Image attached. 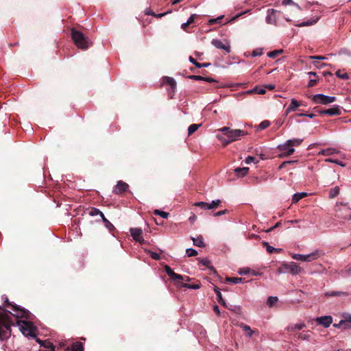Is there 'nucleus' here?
I'll return each instance as SVG.
<instances>
[{
  "label": "nucleus",
  "instance_id": "obj_1",
  "mask_svg": "<svg viewBox=\"0 0 351 351\" xmlns=\"http://www.w3.org/2000/svg\"><path fill=\"white\" fill-rule=\"evenodd\" d=\"M71 36L78 48L85 49L88 47L90 42L88 38L86 37L81 32L73 29L72 30Z\"/></svg>",
  "mask_w": 351,
  "mask_h": 351
},
{
  "label": "nucleus",
  "instance_id": "obj_2",
  "mask_svg": "<svg viewBox=\"0 0 351 351\" xmlns=\"http://www.w3.org/2000/svg\"><path fill=\"white\" fill-rule=\"evenodd\" d=\"M312 100L315 104L328 105L336 101V97L328 96L324 94H317L312 97Z\"/></svg>",
  "mask_w": 351,
  "mask_h": 351
},
{
  "label": "nucleus",
  "instance_id": "obj_3",
  "mask_svg": "<svg viewBox=\"0 0 351 351\" xmlns=\"http://www.w3.org/2000/svg\"><path fill=\"white\" fill-rule=\"evenodd\" d=\"M319 257V254L318 251L312 252L308 254H292V258L295 260L301 261L303 262H311L317 259Z\"/></svg>",
  "mask_w": 351,
  "mask_h": 351
},
{
  "label": "nucleus",
  "instance_id": "obj_4",
  "mask_svg": "<svg viewBox=\"0 0 351 351\" xmlns=\"http://www.w3.org/2000/svg\"><path fill=\"white\" fill-rule=\"evenodd\" d=\"M247 134V132L244 130L236 129V130H230L228 133V140L226 143H231L234 141H237L239 138L240 136H243Z\"/></svg>",
  "mask_w": 351,
  "mask_h": 351
},
{
  "label": "nucleus",
  "instance_id": "obj_5",
  "mask_svg": "<svg viewBox=\"0 0 351 351\" xmlns=\"http://www.w3.org/2000/svg\"><path fill=\"white\" fill-rule=\"evenodd\" d=\"M282 267L287 270V271H289L293 275L299 274L302 271V269L300 265L295 262L284 263L282 264Z\"/></svg>",
  "mask_w": 351,
  "mask_h": 351
},
{
  "label": "nucleus",
  "instance_id": "obj_6",
  "mask_svg": "<svg viewBox=\"0 0 351 351\" xmlns=\"http://www.w3.org/2000/svg\"><path fill=\"white\" fill-rule=\"evenodd\" d=\"M303 141L301 138H293L287 141L285 143L280 144L278 146V149L280 151L287 150L288 147H297L299 146Z\"/></svg>",
  "mask_w": 351,
  "mask_h": 351
},
{
  "label": "nucleus",
  "instance_id": "obj_7",
  "mask_svg": "<svg viewBox=\"0 0 351 351\" xmlns=\"http://www.w3.org/2000/svg\"><path fill=\"white\" fill-rule=\"evenodd\" d=\"M5 302L7 303V305L8 306H12V311H13L12 313L17 317H24L27 315V313L25 310L24 309H22L21 308H19V306H14V305H12L9 301H8V299L7 297H5Z\"/></svg>",
  "mask_w": 351,
  "mask_h": 351
},
{
  "label": "nucleus",
  "instance_id": "obj_8",
  "mask_svg": "<svg viewBox=\"0 0 351 351\" xmlns=\"http://www.w3.org/2000/svg\"><path fill=\"white\" fill-rule=\"evenodd\" d=\"M130 232L131 236L133 237V239L135 241H136L141 243H144L145 241L142 236L143 230L141 228H130Z\"/></svg>",
  "mask_w": 351,
  "mask_h": 351
},
{
  "label": "nucleus",
  "instance_id": "obj_9",
  "mask_svg": "<svg viewBox=\"0 0 351 351\" xmlns=\"http://www.w3.org/2000/svg\"><path fill=\"white\" fill-rule=\"evenodd\" d=\"M315 321L318 324L322 325L325 328H328L332 322V317L330 315H325L317 317Z\"/></svg>",
  "mask_w": 351,
  "mask_h": 351
},
{
  "label": "nucleus",
  "instance_id": "obj_10",
  "mask_svg": "<svg viewBox=\"0 0 351 351\" xmlns=\"http://www.w3.org/2000/svg\"><path fill=\"white\" fill-rule=\"evenodd\" d=\"M319 113L320 114H328L330 116L333 115H339L341 114L340 108L338 106H334L332 108L326 109V110H322L319 111Z\"/></svg>",
  "mask_w": 351,
  "mask_h": 351
},
{
  "label": "nucleus",
  "instance_id": "obj_11",
  "mask_svg": "<svg viewBox=\"0 0 351 351\" xmlns=\"http://www.w3.org/2000/svg\"><path fill=\"white\" fill-rule=\"evenodd\" d=\"M211 43L213 46H215L217 49H221L225 50L226 52L229 53L230 51V47L229 45L224 44L222 41L217 39H213Z\"/></svg>",
  "mask_w": 351,
  "mask_h": 351
},
{
  "label": "nucleus",
  "instance_id": "obj_12",
  "mask_svg": "<svg viewBox=\"0 0 351 351\" xmlns=\"http://www.w3.org/2000/svg\"><path fill=\"white\" fill-rule=\"evenodd\" d=\"M301 105V103L295 99H291V104L285 111V115H288L291 112L295 111Z\"/></svg>",
  "mask_w": 351,
  "mask_h": 351
},
{
  "label": "nucleus",
  "instance_id": "obj_13",
  "mask_svg": "<svg viewBox=\"0 0 351 351\" xmlns=\"http://www.w3.org/2000/svg\"><path fill=\"white\" fill-rule=\"evenodd\" d=\"M128 188V184L123 181H119L114 187V193L119 194L125 191Z\"/></svg>",
  "mask_w": 351,
  "mask_h": 351
},
{
  "label": "nucleus",
  "instance_id": "obj_14",
  "mask_svg": "<svg viewBox=\"0 0 351 351\" xmlns=\"http://www.w3.org/2000/svg\"><path fill=\"white\" fill-rule=\"evenodd\" d=\"M276 11L273 9L268 10L267 16L266 17L267 23L274 24L276 23Z\"/></svg>",
  "mask_w": 351,
  "mask_h": 351
},
{
  "label": "nucleus",
  "instance_id": "obj_15",
  "mask_svg": "<svg viewBox=\"0 0 351 351\" xmlns=\"http://www.w3.org/2000/svg\"><path fill=\"white\" fill-rule=\"evenodd\" d=\"M326 297L338 296V297H348L350 293L346 291H327L324 293Z\"/></svg>",
  "mask_w": 351,
  "mask_h": 351
},
{
  "label": "nucleus",
  "instance_id": "obj_16",
  "mask_svg": "<svg viewBox=\"0 0 351 351\" xmlns=\"http://www.w3.org/2000/svg\"><path fill=\"white\" fill-rule=\"evenodd\" d=\"M191 238L193 240V243L194 245L199 247H205V243L204 242V239H203L202 236L200 235V236L197 237V238L191 237Z\"/></svg>",
  "mask_w": 351,
  "mask_h": 351
},
{
  "label": "nucleus",
  "instance_id": "obj_17",
  "mask_svg": "<svg viewBox=\"0 0 351 351\" xmlns=\"http://www.w3.org/2000/svg\"><path fill=\"white\" fill-rule=\"evenodd\" d=\"M23 325L21 326V330L25 336H32V330L29 328V325L27 322H23Z\"/></svg>",
  "mask_w": 351,
  "mask_h": 351
},
{
  "label": "nucleus",
  "instance_id": "obj_18",
  "mask_svg": "<svg viewBox=\"0 0 351 351\" xmlns=\"http://www.w3.org/2000/svg\"><path fill=\"white\" fill-rule=\"evenodd\" d=\"M339 152L334 148H327L326 149H322L319 152V154L323 156H330L338 153Z\"/></svg>",
  "mask_w": 351,
  "mask_h": 351
},
{
  "label": "nucleus",
  "instance_id": "obj_19",
  "mask_svg": "<svg viewBox=\"0 0 351 351\" xmlns=\"http://www.w3.org/2000/svg\"><path fill=\"white\" fill-rule=\"evenodd\" d=\"M214 291L217 295V299L218 302L219 304H221V305L226 306V303L222 297L220 290L217 287H215L214 288Z\"/></svg>",
  "mask_w": 351,
  "mask_h": 351
},
{
  "label": "nucleus",
  "instance_id": "obj_20",
  "mask_svg": "<svg viewBox=\"0 0 351 351\" xmlns=\"http://www.w3.org/2000/svg\"><path fill=\"white\" fill-rule=\"evenodd\" d=\"M37 341L40 343V345L41 346L48 348L51 350H54L55 346L49 341H42V340L38 339Z\"/></svg>",
  "mask_w": 351,
  "mask_h": 351
},
{
  "label": "nucleus",
  "instance_id": "obj_21",
  "mask_svg": "<svg viewBox=\"0 0 351 351\" xmlns=\"http://www.w3.org/2000/svg\"><path fill=\"white\" fill-rule=\"evenodd\" d=\"M307 196V193L305 192L295 193L292 198L293 203H297L300 199Z\"/></svg>",
  "mask_w": 351,
  "mask_h": 351
},
{
  "label": "nucleus",
  "instance_id": "obj_22",
  "mask_svg": "<svg viewBox=\"0 0 351 351\" xmlns=\"http://www.w3.org/2000/svg\"><path fill=\"white\" fill-rule=\"evenodd\" d=\"M89 215L92 217L99 215L101 219H102L104 216L103 213L96 208H91L89 211Z\"/></svg>",
  "mask_w": 351,
  "mask_h": 351
},
{
  "label": "nucleus",
  "instance_id": "obj_23",
  "mask_svg": "<svg viewBox=\"0 0 351 351\" xmlns=\"http://www.w3.org/2000/svg\"><path fill=\"white\" fill-rule=\"evenodd\" d=\"M311 332H300L297 335V337L302 340H309L311 338Z\"/></svg>",
  "mask_w": 351,
  "mask_h": 351
},
{
  "label": "nucleus",
  "instance_id": "obj_24",
  "mask_svg": "<svg viewBox=\"0 0 351 351\" xmlns=\"http://www.w3.org/2000/svg\"><path fill=\"white\" fill-rule=\"evenodd\" d=\"M71 351H82L84 350L83 346L80 342L73 343L71 346Z\"/></svg>",
  "mask_w": 351,
  "mask_h": 351
},
{
  "label": "nucleus",
  "instance_id": "obj_25",
  "mask_svg": "<svg viewBox=\"0 0 351 351\" xmlns=\"http://www.w3.org/2000/svg\"><path fill=\"white\" fill-rule=\"evenodd\" d=\"M248 171H249L248 167H242V168L238 167L234 169V171L239 176H245L248 173Z\"/></svg>",
  "mask_w": 351,
  "mask_h": 351
},
{
  "label": "nucleus",
  "instance_id": "obj_26",
  "mask_svg": "<svg viewBox=\"0 0 351 351\" xmlns=\"http://www.w3.org/2000/svg\"><path fill=\"white\" fill-rule=\"evenodd\" d=\"M194 206L201 208L204 210H210L209 203L204 202H198L194 204Z\"/></svg>",
  "mask_w": 351,
  "mask_h": 351
},
{
  "label": "nucleus",
  "instance_id": "obj_27",
  "mask_svg": "<svg viewBox=\"0 0 351 351\" xmlns=\"http://www.w3.org/2000/svg\"><path fill=\"white\" fill-rule=\"evenodd\" d=\"M201 125L202 124H191L188 128L189 136L193 134Z\"/></svg>",
  "mask_w": 351,
  "mask_h": 351
},
{
  "label": "nucleus",
  "instance_id": "obj_28",
  "mask_svg": "<svg viewBox=\"0 0 351 351\" xmlns=\"http://www.w3.org/2000/svg\"><path fill=\"white\" fill-rule=\"evenodd\" d=\"M270 125V122L267 120L263 121L257 127H256V131L262 130L267 127H269Z\"/></svg>",
  "mask_w": 351,
  "mask_h": 351
},
{
  "label": "nucleus",
  "instance_id": "obj_29",
  "mask_svg": "<svg viewBox=\"0 0 351 351\" xmlns=\"http://www.w3.org/2000/svg\"><path fill=\"white\" fill-rule=\"evenodd\" d=\"M284 153L279 155L280 158L289 156L291 154H293L295 152V149L291 147H288L287 150L283 151Z\"/></svg>",
  "mask_w": 351,
  "mask_h": 351
},
{
  "label": "nucleus",
  "instance_id": "obj_30",
  "mask_svg": "<svg viewBox=\"0 0 351 351\" xmlns=\"http://www.w3.org/2000/svg\"><path fill=\"white\" fill-rule=\"evenodd\" d=\"M226 281L228 282H232L234 284H238L243 281V278H239V277H235V278L227 277L226 278Z\"/></svg>",
  "mask_w": 351,
  "mask_h": 351
},
{
  "label": "nucleus",
  "instance_id": "obj_31",
  "mask_svg": "<svg viewBox=\"0 0 351 351\" xmlns=\"http://www.w3.org/2000/svg\"><path fill=\"white\" fill-rule=\"evenodd\" d=\"M154 214L156 215H159L164 219H167L169 215L168 213L158 209L154 210Z\"/></svg>",
  "mask_w": 351,
  "mask_h": 351
},
{
  "label": "nucleus",
  "instance_id": "obj_32",
  "mask_svg": "<svg viewBox=\"0 0 351 351\" xmlns=\"http://www.w3.org/2000/svg\"><path fill=\"white\" fill-rule=\"evenodd\" d=\"M164 80L167 84H168L169 86H171V87L172 88L176 87V82L173 78L170 77H166Z\"/></svg>",
  "mask_w": 351,
  "mask_h": 351
},
{
  "label": "nucleus",
  "instance_id": "obj_33",
  "mask_svg": "<svg viewBox=\"0 0 351 351\" xmlns=\"http://www.w3.org/2000/svg\"><path fill=\"white\" fill-rule=\"evenodd\" d=\"M339 192H340L339 187L335 186V188L331 189L329 196L330 198H334L339 194Z\"/></svg>",
  "mask_w": 351,
  "mask_h": 351
},
{
  "label": "nucleus",
  "instance_id": "obj_34",
  "mask_svg": "<svg viewBox=\"0 0 351 351\" xmlns=\"http://www.w3.org/2000/svg\"><path fill=\"white\" fill-rule=\"evenodd\" d=\"M263 245L266 247L267 251L269 254L273 253L274 251H278V249L274 248V247L269 245V243L266 241H263Z\"/></svg>",
  "mask_w": 351,
  "mask_h": 351
},
{
  "label": "nucleus",
  "instance_id": "obj_35",
  "mask_svg": "<svg viewBox=\"0 0 351 351\" xmlns=\"http://www.w3.org/2000/svg\"><path fill=\"white\" fill-rule=\"evenodd\" d=\"M283 51L282 49H279V50H274V51H270L267 53V56L269 57V58H274L275 57H276L278 55L282 53Z\"/></svg>",
  "mask_w": 351,
  "mask_h": 351
},
{
  "label": "nucleus",
  "instance_id": "obj_36",
  "mask_svg": "<svg viewBox=\"0 0 351 351\" xmlns=\"http://www.w3.org/2000/svg\"><path fill=\"white\" fill-rule=\"evenodd\" d=\"M318 20V18H317L315 20H312V21H307L306 22H303V23H301L300 24L298 25V27H303V26H309V25H312L315 23H317Z\"/></svg>",
  "mask_w": 351,
  "mask_h": 351
},
{
  "label": "nucleus",
  "instance_id": "obj_37",
  "mask_svg": "<svg viewBox=\"0 0 351 351\" xmlns=\"http://www.w3.org/2000/svg\"><path fill=\"white\" fill-rule=\"evenodd\" d=\"M186 253L189 257L195 256L197 255V251L193 248H187L186 250Z\"/></svg>",
  "mask_w": 351,
  "mask_h": 351
},
{
  "label": "nucleus",
  "instance_id": "obj_38",
  "mask_svg": "<svg viewBox=\"0 0 351 351\" xmlns=\"http://www.w3.org/2000/svg\"><path fill=\"white\" fill-rule=\"evenodd\" d=\"M288 4H292L293 5H294L298 11L301 10L299 5L293 2L292 0H283L282 1V5H287Z\"/></svg>",
  "mask_w": 351,
  "mask_h": 351
},
{
  "label": "nucleus",
  "instance_id": "obj_39",
  "mask_svg": "<svg viewBox=\"0 0 351 351\" xmlns=\"http://www.w3.org/2000/svg\"><path fill=\"white\" fill-rule=\"evenodd\" d=\"M336 75L341 78V79H343V80H348L349 78V76L348 75L347 73H341V70H338L337 72H336Z\"/></svg>",
  "mask_w": 351,
  "mask_h": 351
},
{
  "label": "nucleus",
  "instance_id": "obj_40",
  "mask_svg": "<svg viewBox=\"0 0 351 351\" xmlns=\"http://www.w3.org/2000/svg\"><path fill=\"white\" fill-rule=\"evenodd\" d=\"M101 220L104 221V223H105V226L108 229L111 230L114 228V226L105 217V216H104Z\"/></svg>",
  "mask_w": 351,
  "mask_h": 351
},
{
  "label": "nucleus",
  "instance_id": "obj_41",
  "mask_svg": "<svg viewBox=\"0 0 351 351\" xmlns=\"http://www.w3.org/2000/svg\"><path fill=\"white\" fill-rule=\"evenodd\" d=\"M278 301L277 297L269 296L267 298V304L271 307Z\"/></svg>",
  "mask_w": 351,
  "mask_h": 351
},
{
  "label": "nucleus",
  "instance_id": "obj_42",
  "mask_svg": "<svg viewBox=\"0 0 351 351\" xmlns=\"http://www.w3.org/2000/svg\"><path fill=\"white\" fill-rule=\"evenodd\" d=\"M221 204V200L217 199L212 201L211 203H209V206L210 207V209L217 208L219 204Z\"/></svg>",
  "mask_w": 351,
  "mask_h": 351
},
{
  "label": "nucleus",
  "instance_id": "obj_43",
  "mask_svg": "<svg viewBox=\"0 0 351 351\" xmlns=\"http://www.w3.org/2000/svg\"><path fill=\"white\" fill-rule=\"evenodd\" d=\"M183 287H186L191 289H198L200 288V285L198 284L196 285H189V284H183L182 285Z\"/></svg>",
  "mask_w": 351,
  "mask_h": 351
},
{
  "label": "nucleus",
  "instance_id": "obj_44",
  "mask_svg": "<svg viewBox=\"0 0 351 351\" xmlns=\"http://www.w3.org/2000/svg\"><path fill=\"white\" fill-rule=\"evenodd\" d=\"M165 271L166 273L167 274V275L170 277V278H173L175 272L171 269V267L168 265H166L165 267Z\"/></svg>",
  "mask_w": 351,
  "mask_h": 351
},
{
  "label": "nucleus",
  "instance_id": "obj_45",
  "mask_svg": "<svg viewBox=\"0 0 351 351\" xmlns=\"http://www.w3.org/2000/svg\"><path fill=\"white\" fill-rule=\"evenodd\" d=\"M242 328L243 330L245 331H247L248 332V334H247V336L248 337H252L254 332L251 330L250 327L247 325H243L242 326Z\"/></svg>",
  "mask_w": 351,
  "mask_h": 351
},
{
  "label": "nucleus",
  "instance_id": "obj_46",
  "mask_svg": "<svg viewBox=\"0 0 351 351\" xmlns=\"http://www.w3.org/2000/svg\"><path fill=\"white\" fill-rule=\"evenodd\" d=\"M263 54L262 49H256L252 51V56L254 57L260 56Z\"/></svg>",
  "mask_w": 351,
  "mask_h": 351
},
{
  "label": "nucleus",
  "instance_id": "obj_47",
  "mask_svg": "<svg viewBox=\"0 0 351 351\" xmlns=\"http://www.w3.org/2000/svg\"><path fill=\"white\" fill-rule=\"evenodd\" d=\"M326 162H332V163H335V164H337L341 167H344L345 165L343 164L341 161H339L337 160H332V159H330V158H328V159H326Z\"/></svg>",
  "mask_w": 351,
  "mask_h": 351
},
{
  "label": "nucleus",
  "instance_id": "obj_48",
  "mask_svg": "<svg viewBox=\"0 0 351 351\" xmlns=\"http://www.w3.org/2000/svg\"><path fill=\"white\" fill-rule=\"evenodd\" d=\"M306 327V324L304 323H298L294 324V328L298 330H300Z\"/></svg>",
  "mask_w": 351,
  "mask_h": 351
},
{
  "label": "nucleus",
  "instance_id": "obj_49",
  "mask_svg": "<svg viewBox=\"0 0 351 351\" xmlns=\"http://www.w3.org/2000/svg\"><path fill=\"white\" fill-rule=\"evenodd\" d=\"M149 254L150 256L154 260H159L160 258V255L156 252H151Z\"/></svg>",
  "mask_w": 351,
  "mask_h": 351
},
{
  "label": "nucleus",
  "instance_id": "obj_50",
  "mask_svg": "<svg viewBox=\"0 0 351 351\" xmlns=\"http://www.w3.org/2000/svg\"><path fill=\"white\" fill-rule=\"evenodd\" d=\"M343 324H348V323L346 322L345 319L341 320L339 324H334L333 326L335 328H340V327H342V326H343Z\"/></svg>",
  "mask_w": 351,
  "mask_h": 351
},
{
  "label": "nucleus",
  "instance_id": "obj_51",
  "mask_svg": "<svg viewBox=\"0 0 351 351\" xmlns=\"http://www.w3.org/2000/svg\"><path fill=\"white\" fill-rule=\"evenodd\" d=\"M199 261L200 262V263H202L203 265L204 266H206L208 267H209V265L210 263V261L208 260V259H199Z\"/></svg>",
  "mask_w": 351,
  "mask_h": 351
},
{
  "label": "nucleus",
  "instance_id": "obj_52",
  "mask_svg": "<svg viewBox=\"0 0 351 351\" xmlns=\"http://www.w3.org/2000/svg\"><path fill=\"white\" fill-rule=\"evenodd\" d=\"M255 160H256V158L254 156H247L245 158V162L246 164H250L251 162H254Z\"/></svg>",
  "mask_w": 351,
  "mask_h": 351
},
{
  "label": "nucleus",
  "instance_id": "obj_53",
  "mask_svg": "<svg viewBox=\"0 0 351 351\" xmlns=\"http://www.w3.org/2000/svg\"><path fill=\"white\" fill-rule=\"evenodd\" d=\"M230 130V129L228 127H223L219 129V131L222 132L226 136H228V133Z\"/></svg>",
  "mask_w": 351,
  "mask_h": 351
},
{
  "label": "nucleus",
  "instance_id": "obj_54",
  "mask_svg": "<svg viewBox=\"0 0 351 351\" xmlns=\"http://www.w3.org/2000/svg\"><path fill=\"white\" fill-rule=\"evenodd\" d=\"M196 14H191V16L189 18V19L187 20V23L191 25L192 24L194 21H195V19L196 18Z\"/></svg>",
  "mask_w": 351,
  "mask_h": 351
},
{
  "label": "nucleus",
  "instance_id": "obj_55",
  "mask_svg": "<svg viewBox=\"0 0 351 351\" xmlns=\"http://www.w3.org/2000/svg\"><path fill=\"white\" fill-rule=\"evenodd\" d=\"M344 274L348 276H351V265L347 267L343 271Z\"/></svg>",
  "mask_w": 351,
  "mask_h": 351
},
{
  "label": "nucleus",
  "instance_id": "obj_56",
  "mask_svg": "<svg viewBox=\"0 0 351 351\" xmlns=\"http://www.w3.org/2000/svg\"><path fill=\"white\" fill-rule=\"evenodd\" d=\"M190 78L195 80H204V77L200 75H191Z\"/></svg>",
  "mask_w": 351,
  "mask_h": 351
},
{
  "label": "nucleus",
  "instance_id": "obj_57",
  "mask_svg": "<svg viewBox=\"0 0 351 351\" xmlns=\"http://www.w3.org/2000/svg\"><path fill=\"white\" fill-rule=\"evenodd\" d=\"M343 318L346 320V322H350L351 324V315L350 314H345L343 315Z\"/></svg>",
  "mask_w": 351,
  "mask_h": 351
},
{
  "label": "nucleus",
  "instance_id": "obj_58",
  "mask_svg": "<svg viewBox=\"0 0 351 351\" xmlns=\"http://www.w3.org/2000/svg\"><path fill=\"white\" fill-rule=\"evenodd\" d=\"M210 65V63H203V64H200V63H198L197 64L196 66L198 67V68H202V67H208Z\"/></svg>",
  "mask_w": 351,
  "mask_h": 351
},
{
  "label": "nucleus",
  "instance_id": "obj_59",
  "mask_svg": "<svg viewBox=\"0 0 351 351\" xmlns=\"http://www.w3.org/2000/svg\"><path fill=\"white\" fill-rule=\"evenodd\" d=\"M172 278L175 280H183L184 278L182 276L175 273Z\"/></svg>",
  "mask_w": 351,
  "mask_h": 351
},
{
  "label": "nucleus",
  "instance_id": "obj_60",
  "mask_svg": "<svg viewBox=\"0 0 351 351\" xmlns=\"http://www.w3.org/2000/svg\"><path fill=\"white\" fill-rule=\"evenodd\" d=\"M311 59H316V60H326V58L325 56H311L310 57Z\"/></svg>",
  "mask_w": 351,
  "mask_h": 351
},
{
  "label": "nucleus",
  "instance_id": "obj_61",
  "mask_svg": "<svg viewBox=\"0 0 351 351\" xmlns=\"http://www.w3.org/2000/svg\"><path fill=\"white\" fill-rule=\"evenodd\" d=\"M295 329L294 328V325H289V326H287L286 328V330L287 332H293L294 331Z\"/></svg>",
  "mask_w": 351,
  "mask_h": 351
},
{
  "label": "nucleus",
  "instance_id": "obj_62",
  "mask_svg": "<svg viewBox=\"0 0 351 351\" xmlns=\"http://www.w3.org/2000/svg\"><path fill=\"white\" fill-rule=\"evenodd\" d=\"M249 273V269H243L239 271V274H247Z\"/></svg>",
  "mask_w": 351,
  "mask_h": 351
},
{
  "label": "nucleus",
  "instance_id": "obj_63",
  "mask_svg": "<svg viewBox=\"0 0 351 351\" xmlns=\"http://www.w3.org/2000/svg\"><path fill=\"white\" fill-rule=\"evenodd\" d=\"M339 53L340 54H346L348 56H351V53L347 49H341Z\"/></svg>",
  "mask_w": 351,
  "mask_h": 351
},
{
  "label": "nucleus",
  "instance_id": "obj_64",
  "mask_svg": "<svg viewBox=\"0 0 351 351\" xmlns=\"http://www.w3.org/2000/svg\"><path fill=\"white\" fill-rule=\"evenodd\" d=\"M213 311L216 313V314H217V315H220V311H219V308L218 306L215 305V306H213Z\"/></svg>",
  "mask_w": 351,
  "mask_h": 351
}]
</instances>
